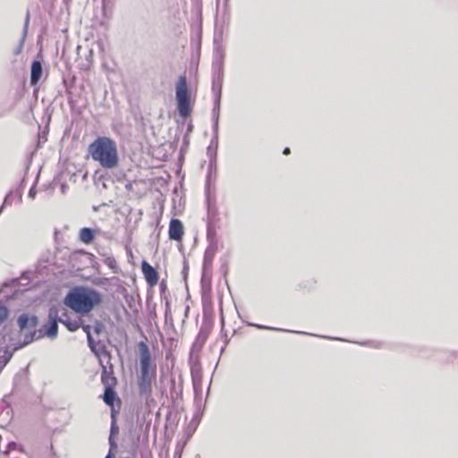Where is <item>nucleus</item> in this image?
<instances>
[{"label": "nucleus", "mask_w": 458, "mask_h": 458, "mask_svg": "<svg viewBox=\"0 0 458 458\" xmlns=\"http://www.w3.org/2000/svg\"><path fill=\"white\" fill-rule=\"evenodd\" d=\"M58 333V312L56 310H50L48 314V322L44 326V333L49 338H55Z\"/></svg>", "instance_id": "obj_6"}, {"label": "nucleus", "mask_w": 458, "mask_h": 458, "mask_svg": "<svg viewBox=\"0 0 458 458\" xmlns=\"http://www.w3.org/2000/svg\"><path fill=\"white\" fill-rule=\"evenodd\" d=\"M103 301L100 293L89 287H77L67 293L64 304L78 314H88Z\"/></svg>", "instance_id": "obj_2"}, {"label": "nucleus", "mask_w": 458, "mask_h": 458, "mask_svg": "<svg viewBox=\"0 0 458 458\" xmlns=\"http://www.w3.org/2000/svg\"><path fill=\"white\" fill-rule=\"evenodd\" d=\"M91 159L105 169H114L119 165L116 142L109 137H98L88 148Z\"/></svg>", "instance_id": "obj_1"}, {"label": "nucleus", "mask_w": 458, "mask_h": 458, "mask_svg": "<svg viewBox=\"0 0 458 458\" xmlns=\"http://www.w3.org/2000/svg\"><path fill=\"white\" fill-rule=\"evenodd\" d=\"M41 75H42V64L39 61L35 60L31 64L30 84L32 86L37 85Z\"/></svg>", "instance_id": "obj_10"}, {"label": "nucleus", "mask_w": 458, "mask_h": 458, "mask_svg": "<svg viewBox=\"0 0 458 458\" xmlns=\"http://www.w3.org/2000/svg\"><path fill=\"white\" fill-rule=\"evenodd\" d=\"M105 263L111 268H115L116 267V261L114 258H107L106 260H105Z\"/></svg>", "instance_id": "obj_16"}, {"label": "nucleus", "mask_w": 458, "mask_h": 458, "mask_svg": "<svg viewBox=\"0 0 458 458\" xmlns=\"http://www.w3.org/2000/svg\"><path fill=\"white\" fill-rule=\"evenodd\" d=\"M175 89L177 111L180 116L186 119L191 115L194 101L191 99V94L188 90L185 74L179 77Z\"/></svg>", "instance_id": "obj_4"}, {"label": "nucleus", "mask_w": 458, "mask_h": 458, "mask_svg": "<svg viewBox=\"0 0 458 458\" xmlns=\"http://www.w3.org/2000/svg\"><path fill=\"white\" fill-rule=\"evenodd\" d=\"M106 458H111V454H109Z\"/></svg>", "instance_id": "obj_21"}, {"label": "nucleus", "mask_w": 458, "mask_h": 458, "mask_svg": "<svg viewBox=\"0 0 458 458\" xmlns=\"http://www.w3.org/2000/svg\"><path fill=\"white\" fill-rule=\"evenodd\" d=\"M20 333L24 334V344L33 342L42 336V332L38 335V318L34 315L21 314L17 320Z\"/></svg>", "instance_id": "obj_5"}, {"label": "nucleus", "mask_w": 458, "mask_h": 458, "mask_svg": "<svg viewBox=\"0 0 458 458\" xmlns=\"http://www.w3.org/2000/svg\"><path fill=\"white\" fill-rule=\"evenodd\" d=\"M96 236V231L92 228L83 227L80 230L79 239L85 244H90Z\"/></svg>", "instance_id": "obj_11"}, {"label": "nucleus", "mask_w": 458, "mask_h": 458, "mask_svg": "<svg viewBox=\"0 0 458 458\" xmlns=\"http://www.w3.org/2000/svg\"><path fill=\"white\" fill-rule=\"evenodd\" d=\"M29 21H30V13L28 12V13H27V15H26V21H25V24H26V25H28Z\"/></svg>", "instance_id": "obj_19"}, {"label": "nucleus", "mask_w": 458, "mask_h": 458, "mask_svg": "<svg viewBox=\"0 0 458 458\" xmlns=\"http://www.w3.org/2000/svg\"><path fill=\"white\" fill-rule=\"evenodd\" d=\"M183 235L184 227L182 223L177 218L171 219L168 227L169 239L181 242L182 241Z\"/></svg>", "instance_id": "obj_8"}, {"label": "nucleus", "mask_w": 458, "mask_h": 458, "mask_svg": "<svg viewBox=\"0 0 458 458\" xmlns=\"http://www.w3.org/2000/svg\"><path fill=\"white\" fill-rule=\"evenodd\" d=\"M141 272L147 284L153 287L157 284L159 276L156 268H154L148 262L143 260L141 262Z\"/></svg>", "instance_id": "obj_7"}, {"label": "nucleus", "mask_w": 458, "mask_h": 458, "mask_svg": "<svg viewBox=\"0 0 458 458\" xmlns=\"http://www.w3.org/2000/svg\"><path fill=\"white\" fill-rule=\"evenodd\" d=\"M101 383L105 388H114L117 384V379L114 376L113 367L108 369L102 364Z\"/></svg>", "instance_id": "obj_9"}, {"label": "nucleus", "mask_w": 458, "mask_h": 458, "mask_svg": "<svg viewBox=\"0 0 458 458\" xmlns=\"http://www.w3.org/2000/svg\"><path fill=\"white\" fill-rule=\"evenodd\" d=\"M291 153V150L289 148H285L283 151V154L284 155H289Z\"/></svg>", "instance_id": "obj_17"}, {"label": "nucleus", "mask_w": 458, "mask_h": 458, "mask_svg": "<svg viewBox=\"0 0 458 458\" xmlns=\"http://www.w3.org/2000/svg\"><path fill=\"white\" fill-rule=\"evenodd\" d=\"M8 313V310L5 307L0 306V325L5 321Z\"/></svg>", "instance_id": "obj_15"}, {"label": "nucleus", "mask_w": 458, "mask_h": 458, "mask_svg": "<svg viewBox=\"0 0 458 458\" xmlns=\"http://www.w3.org/2000/svg\"><path fill=\"white\" fill-rule=\"evenodd\" d=\"M131 188H132V183H128V184H126V189H127L128 191H131Z\"/></svg>", "instance_id": "obj_20"}, {"label": "nucleus", "mask_w": 458, "mask_h": 458, "mask_svg": "<svg viewBox=\"0 0 458 458\" xmlns=\"http://www.w3.org/2000/svg\"><path fill=\"white\" fill-rule=\"evenodd\" d=\"M112 417L114 420L115 415H114V410L112 411ZM117 432H118V428L116 427L115 421L114 420L113 424H112V427H111V436L109 437V443H110V445H111L112 448L115 447V444H114V438H113V435L116 434Z\"/></svg>", "instance_id": "obj_13"}, {"label": "nucleus", "mask_w": 458, "mask_h": 458, "mask_svg": "<svg viewBox=\"0 0 458 458\" xmlns=\"http://www.w3.org/2000/svg\"><path fill=\"white\" fill-rule=\"evenodd\" d=\"M103 401L106 405L110 406L111 408H114L115 401H117V403H120V399L117 397V394L114 388H105Z\"/></svg>", "instance_id": "obj_12"}, {"label": "nucleus", "mask_w": 458, "mask_h": 458, "mask_svg": "<svg viewBox=\"0 0 458 458\" xmlns=\"http://www.w3.org/2000/svg\"><path fill=\"white\" fill-rule=\"evenodd\" d=\"M138 348L140 363L138 386L141 394H148L151 392L152 382L157 377V365L155 360L151 358L150 351L146 342H140Z\"/></svg>", "instance_id": "obj_3"}, {"label": "nucleus", "mask_w": 458, "mask_h": 458, "mask_svg": "<svg viewBox=\"0 0 458 458\" xmlns=\"http://www.w3.org/2000/svg\"><path fill=\"white\" fill-rule=\"evenodd\" d=\"M89 327H85V330H86V332H87L88 338H89V340L90 341V340H91V335H90V333H89Z\"/></svg>", "instance_id": "obj_18"}, {"label": "nucleus", "mask_w": 458, "mask_h": 458, "mask_svg": "<svg viewBox=\"0 0 458 458\" xmlns=\"http://www.w3.org/2000/svg\"><path fill=\"white\" fill-rule=\"evenodd\" d=\"M62 323L72 332L76 331L81 327V324L76 320H73V321L65 320V321H62Z\"/></svg>", "instance_id": "obj_14"}]
</instances>
